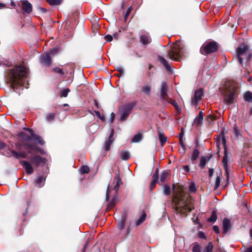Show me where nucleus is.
Instances as JSON below:
<instances>
[{"instance_id": "bf43d9fd", "label": "nucleus", "mask_w": 252, "mask_h": 252, "mask_svg": "<svg viewBox=\"0 0 252 252\" xmlns=\"http://www.w3.org/2000/svg\"><path fill=\"white\" fill-rule=\"evenodd\" d=\"M213 230L214 231L217 233H219V228L218 226L217 225H214L213 226Z\"/></svg>"}, {"instance_id": "1a4fd4ad", "label": "nucleus", "mask_w": 252, "mask_h": 252, "mask_svg": "<svg viewBox=\"0 0 252 252\" xmlns=\"http://www.w3.org/2000/svg\"><path fill=\"white\" fill-rule=\"evenodd\" d=\"M22 9L24 14H29L32 10V5L28 1L23 0L22 1Z\"/></svg>"}, {"instance_id": "680f3d73", "label": "nucleus", "mask_w": 252, "mask_h": 252, "mask_svg": "<svg viewBox=\"0 0 252 252\" xmlns=\"http://www.w3.org/2000/svg\"><path fill=\"white\" fill-rule=\"evenodd\" d=\"M35 149L38 151L40 154H44L45 153V152H44V151L38 147H35Z\"/></svg>"}, {"instance_id": "ea45409f", "label": "nucleus", "mask_w": 252, "mask_h": 252, "mask_svg": "<svg viewBox=\"0 0 252 252\" xmlns=\"http://www.w3.org/2000/svg\"><path fill=\"white\" fill-rule=\"evenodd\" d=\"M70 90L69 89H65L64 90H63L61 91V97H65L67 96L68 93L69 92Z\"/></svg>"}, {"instance_id": "a18cd8bd", "label": "nucleus", "mask_w": 252, "mask_h": 252, "mask_svg": "<svg viewBox=\"0 0 252 252\" xmlns=\"http://www.w3.org/2000/svg\"><path fill=\"white\" fill-rule=\"evenodd\" d=\"M220 177L218 176L217 177L216 180L215 185L214 186L215 189H216L218 188V187L220 185Z\"/></svg>"}, {"instance_id": "aec40b11", "label": "nucleus", "mask_w": 252, "mask_h": 252, "mask_svg": "<svg viewBox=\"0 0 252 252\" xmlns=\"http://www.w3.org/2000/svg\"><path fill=\"white\" fill-rule=\"evenodd\" d=\"M158 133L160 144L161 146H163L166 142L167 138L164 136L163 133L159 130H158Z\"/></svg>"}, {"instance_id": "c9c22d12", "label": "nucleus", "mask_w": 252, "mask_h": 252, "mask_svg": "<svg viewBox=\"0 0 252 252\" xmlns=\"http://www.w3.org/2000/svg\"><path fill=\"white\" fill-rule=\"evenodd\" d=\"M113 142L112 139L107 140L105 142V150L107 151L110 149L111 145Z\"/></svg>"}, {"instance_id": "864d4df0", "label": "nucleus", "mask_w": 252, "mask_h": 252, "mask_svg": "<svg viewBox=\"0 0 252 252\" xmlns=\"http://www.w3.org/2000/svg\"><path fill=\"white\" fill-rule=\"evenodd\" d=\"M170 103L173 106H174L176 108L177 110H178L179 106L177 102L175 100L171 99Z\"/></svg>"}, {"instance_id": "a211bd4d", "label": "nucleus", "mask_w": 252, "mask_h": 252, "mask_svg": "<svg viewBox=\"0 0 252 252\" xmlns=\"http://www.w3.org/2000/svg\"><path fill=\"white\" fill-rule=\"evenodd\" d=\"M170 174L169 172L167 171H164L162 173L160 178V182L161 183H163L167 180H168L170 178Z\"/></svg>"}, {"instance_id": "13d9d810", "label": "nucleus", "mask_w": 252, "mask_h": 252, "mask_svg": "<svg viewBox=\"0 0 252 252\" xmlns=\"http://www.w3.org/2000/svg\"><path fill=\"white\" fill-rule=\"evenodd\" d=\"M115 115L113 112H112L110 115V123H112L113 122V121L115 119Z\"/></svg>"}, {"instance_id": "c756f323", "label": "nucleus", "mask_w": 252, "mask_h": 252, "mask_svg": "<svg viewBox=\"0 0 252 252\" xmlns=\"http://www.w3.org/2000/svg\"><path fill=\"white\" fill-rule=\"evenodd\" d=\"M146 214L143 213L140 218L136 221V225L138 226L140 225L146 219Z\"/></svg>"}, {"instance_id": "a878e982", "label": "nucleus", "mask_w": 252, "mask_h": 252, "mask_svg": "<svg viewBox=\"0 0 252 252\" xmlns=\"http://www.w3.org/2000/svg\"><path fill=\"white\" fill-rule=\"evenodd\" d=\"M114 182L116 183L114 189H115V190L117 191L118 190L120 185V184L121 183V179L119 175H117L115 177Z\"/></svg>"}, {"instance_id": "4468645a", "label": "nucleus", "mask_w": 252, "mask_h": 252, "mask_svg": "<svg viewBox=\"0 0 252 252\" xmlns=\"http://www.w3.org/2000/svg\"><path fill=\"white\" fill-rule=\"evenodd\" d=\"M40 60L42 63L49 66L50 65L52 62L51 58L49 54L42 55Z\"/></svg>"}, {"instance_id": "4d7b16f0", "label": "nucleus", "mask_w": 252, "mask_h": 252, "mask_svg": "<svg viewBox=\"0 0 252 252\" xmlns=\"http://www.w3.org/2000/svg\"><path fill=\"white\" fill-rule=\"evenodd\" d=\"M224 169H225V175H226V181H227V182H228V181H229V173H228L227 167H224Z\"/></svg>"}, {"instance_id": "39448f33", "label": "nucleus", "mask_w": 252, "mask_h": 252, "mask_svg": "<svg viewBox=\"0 0 252 252\" xmlns=\"http://www.w3.org/2000/svg\"><path fill=\"white\" fill-rule=\"evenodd\" d=\"M135 102L127 103L121 107V116L119 119L121 122H123L127 119L129 114L131 113L132 109L135 106Z\"/></svg>"}, {"instance_id": "e433bc0d", "label": "nucleus", "mask_w": 252, "mask_h": 252, "mask_svg": "<svg viewBox=\"0 0 252 252\" xmlns=\"http://www.w3.org/2000/svg\"><path fill=\"white\" fill-rule=\"evenodd\" d=\"M55 117V114L54 113H48L46 116V119L48 121H51L54 120Z\"/></svg>"}, {"instance_id": "49530a36", "label": "nucleus", "mask_w": 252, "mask_h": 252, "mask_svg": "<svg viewBox=\"0 0 252 252\" xmlns=\"http://www.w3.org/2000/svg\"><path fill=\"white\" fill-rule=\"evenodd\" d=\"M33 137L36 139L40 144L43 145L44 144V142L41 137L34 135Z\"/></svg>"}, {"instance_id": "bb28decb", "label": "nucleus", "mask_w": 252, "mask_h": 252, "mask_svg": "<svg viewBox=\"0 0 252 252\" xmlns=\"http://www.w3.org/2000/svg\"><path fill=\"white\" fill-rule=\"evenodd\" d=\"M158 60L160 62V63L166 67V68L168 70L170 69V65L168 63L166 60L161 56H158Z\"/></svg>"}, {"instance_id": "2f4dec72", "label": "nucleus", "mask_w": 252, "mask_h": 252, "mask_svg": "<svg viewBox=\"0 0 252 252\" xmlns=\"http://www.w3.org/2000/svg\"><path fill=\"white\" fill-rule=\"evenodd\" d=\"M214 246L212 242H209L205 248L203 252H213Z\"/></svg>"}, {"instance_id": "6ab92c4d", "label": "nucleus", "mask_w": 252, "mask_h": 252, "mask_svg": "<svg viewBox=\"0 0 252 252\" xmlns=\"http://www.w3.org/2000/svg\"><path fill=\"white\" fill-rule=\"evenodd\" d=\"M126 220V215L123 214L122 216V218H121V220L118 223V228L120 230H122L124 228Z\"/></svg>"}, {"instance_id": "09e8293b", "label": "nucleus", "mask_w": 252, "mask_h": 252, "mask_svg": "<svg viewBox=\"0 0 252 252\" xmlns=\"http://www.w3.org/2000/svg\"><path fill=\"white\" fill-rule=\"evenodd\" d=\"M233 133L237 138H238L241 135L239 129L236 127L233 128Z\"/></svg>"}, {"instance_id": "58836bf2", "label": "nucleus", "mask_w": 252, "mask_h": 252, "mask_svg": "<svg viewBox=\"0 0 252 252\" xmlns=\"http://www.w3.org/2000/svg\"><path fill=\"white\" fill-rule=\"evenodd\" d=\"M170 187L168 185H164L163 187V192L165 195H169L170 194Z\"/></svg>"}, {"instance_id": "b1692460", "label": "nucleus", "mask_w": 252, "mask_h": 252, "mask_svg": "<svg viewBox=\"0 0 252 252\" xmlns=\"http://www.w3.org/2000/svg\"><path fill=\"white\" fill-rule=\"evenodd\" d=\"M130 157V154L127 151H122L121 153V158L123 160H127Z\"/></svg>"}, {"instance_id": "ddd939ff", "label": "nucleus", "mask_w": 252, "mask_h": 252, "mask_svg": "<svg viewBox=\"0 0 252 252\" xmlns=\"http://www.w3.org/2000/svg\"><path fill=\"white\" fill-rule=\"evenodd\" d=\"M140 39L142 44L144 45L149 44L152 41L151 38L148 33L142 34L140 36Z\"/></svg>"}, {"instance_id": "412c9836", "label": "nucleus", "mask_w": 252, "mask_h": 252, "mask_svg": "<svg viewBox=\"0 0 252 252\" xmlns=\"http://www.w3.org/2000/svg\"><path fill=\"white\" fill-rule=\"evenodd\" d=\"M151 90L152 87L150 85H146L142 87V92L149 96L151 95Z\"/></svg>"}, {"instance_id": "8fccbe9b", "label": "nucleus", "mask_w": 252, "mask_h": 252, "mask_svg": "<svg viewBox=\"0 0 252 252\" xmlns=\"http://www.w3.org/2000/svg\"><path fill=\"white\" fill-rule=\"evenodd\" d=\"M96 116L102 121H104L105 117L103 115H101L99 111H94Z\"/></svg>"}, {"instance_id": "0e129e2a", "label": "nucleus", "mask_w": 252, "mask_h": 252, "mask_svg": "<svg viewBox=\"0 0 252 252\" xmlns=\"http://www.w3.org/2000/svg\"><path fill=\"white\" fill-rule=\"evenodd\" d=\"M113 135H114V130H113V129H112L111 133H110V135L109 136L108 140L112 139Z\"/></svg>"}, {"instance_id": "7c9ffc66", "label": "nucleus", "mask_w": 252, "mask_h": 252, "mask_svg": "<svg viewBox=\"0 0 252 252\" xmlns=\"http://www.w3.org/2000/svg\"><path fill=\"white\" fill-rule=\"evenodd\" d=\"M217 219V214L216 211H214L212 213L210 218L208 219V221L211 222H214L216 221Z\"/></svg>"}, {"instance_id": "2eb2a0df", "label": "nucleus", "mask_w": 252, "mask_h": 252, "mask_svg": "<svg viewBox=\"0 0 252 252\" xmlns=\"http://www.w3.org/2000/svg\"><path fill=\"white\" fill-rule=\"evenodd\" d=\"M167 94V84L165 82H162L161 85L160 97L162 99H165Z\"/></svg>"}, {"instance_id": "cd10ccee", "label": "nucleus", "mask_w": 252, "mask_h": 252, "mask_svg": "<svg viewBox=\"0 0 252 252\" xmlns=\"http://www.w3.org/2000/svg\"><path fill=\"white\" fill-rule=\"evenodd\" d=\"M142 135L140 133L136 134L135 135L132 139H131V142L133 143H137L140 142L142 139Z\"/></svg>"}, {"instance_id": "774afa93", "label": "nucleus", "mask_w": 252, "mask_h": 252, "mask_svg": "<svg viewBox=\"0 0 252 252\" xmlns=\"http://www.w3.org/2000/svg\"><path fill=\"white\" fill-rule=\"evenodd\" d=\"M5 7H6L5 4L0 2V9H2V8H5Z\"/></svg>"}, {"instance_id": "f257e3e1", "label": "nucleus", "mask_w": 252, "mask_h": 252, "mask_svg": "<svg viewBox=\"0 0 252 252\" xmlns=\"http://www.w3.org/2000/svg\"><path fill=\"white\" fill-rule=\"evenodd\" d=\"M174 193L176 211L181 214L187 215L193 209L191 198L187 195L184 189L180 186L176 189Z\"/></svg>"}, {"instance_id": "473e14b6", "label": "nucleus", "mask_w": 252, "mask_h": 252, "mask_svg": "<svg viewBox=\"0 0 252 252\" xmlns=\"http://www.w3.org/2000/svg\"><path fill=\"white\" fill-rule=\"evenodd\" d=\"M192 251V252H201V247L200 245L197 243L193 244Z\"/></svg>"}, {"instance_id": "5fc2aeb1", "label": "nucleus", "mask_w": 252, "mask_h": 252, "mask_svg": "<svg viewBox=\"0 0 252 252\" xmlns=\"http://www.w3.org/2000/svg\"><path fill=\"white\" fill-rule=\"evenodd\" d=\"M206 119L209 122H211L215 119V117L211 115H209L207 116Z\"/></svg>"}, {"instance_id": "e2e57ef3", "label": "nucleus", "mask_w": 252, "mask_h": 252, "mask_svg": "<svg viewBox=\"0 0 252 252\" xmlns=\"http://www.w3.org/2000/svg\"><path fill=\"white\" fill-rule=\"evenodd\" d=\"M183 168L186 172H189V168L188 165H186L183 166Z\"/></svg>"}, {"instance_id": "052dcab7", "label": "nucleus", "mask_w": 252, "mask_h": 252, "mask_svg": "<svg viewBox=\"0 0 252 252\" xmlns=\"http://www.w3.org/2000/svg\"><path fill=\"white\" fill-rule=\"evenodd\" d=\"M25 129L29 131L31 133L32 136L34 137V131L32 129L30 128H26Z\"/></svg>"}, {"instance_id": "f03ea898", "label": "nucleus", "mask_w": 252, "mask_h": 252, "mask_svg": "<svg viewBox=\"0 0 252 252\" xmlns=\"http://www.w3.org/2000/svg\"><path fill=\"white\" fill-rule=\"evenodd\" d=\"M27 75V69L22 66H17L10 69L8 73V80L11 87L16 89L18 87L24 86Z\"/></svg>"}, {"instance_id": "338daca9", "label": "nucleus", "mask_w": 252, "mask_h": 252, "mask_svg": "<svg viewBox=\"0 0 252 252\" xmlns=\"http://www.w3.org/2000/svg\"><path fill=\"white\" fill-rule=\"evenodd\" d=\"M213 172H214L213 169H211V168L209 169V175L210 177L212 176Z\"/></svg>"}, {"instance_id": "7ed1b4c3", "label": "nucleus", "mask_w": 252, "mask_h": 252, "mask_svg": "<svg viewBox=\"0 0 252 252\" xmlns=\"http://www.w3.org/2000/svg\"><path fill=\"white\" fill-rule=\"evenodd\" d=\"M239 94V86L234 81H227L224 84L223 95L225 103L228 105L233 103Z\"/></svg>"}, {"instance_id": "6e6552de", "label": "nucleus", "mask_w": 252, "mask_h": 252, "mask_svg": "<svg viewBox=\"0 0 252 252\" xmlns=\"http://www.w3.org/2000/svg\"><path fill=\"white\" fill-rule=\"evenodd\" d=\"M30 159L35 167H38L40 166H44L47 161L45 158L39 155H34L31 157Z\"/></svg>"}, {"instance_id": "f8f14e48", "label": "nucleus", "mask_w": 252, "mask_h": 252, "mask_svg": "<svg viewBox=\"0 0 252 252\" xmlns=\"http://www.w3.org/2000/svg\"><path fill=\"white\" fill-rule=\"evenodd\" d=\"M220 139L221 140L222 143L224 148V156L223 158L222 162L224 167H227L228 158L226 156V150L225 148L226 140L224 136H222L220 138Z\"/></svg>"}, {"instance_id": "f3484780", "label": "nucleus", "mask_w": 252, "mask_h": 252, "mask_svg": "<svg viewBox=\"0 0 252 252\" xmlns=\"http://www.w3.org/2000/svg\"><path fill=\"white\" fill-rule=\"evenodd\" d=\"M46 178L43 176H39L35 181V186L37 187L41 188L44 185Z\"/></svg>"}, {"instance_id": "20e7f679", "label": "nucleus", "mask_w": 252, "mask_h": 252, "mask_svg": "<svg viewBox=\"0 0 252 252\" xmlns=\"http://www.w3.org/2000/svg\"><path fill=\"white\" fill-rule=\"evenodd\" d=\"M167 55L171 60L181 61L185 57V49L183 45L176 43L168 51Z\"/></svg>"}, {"instance_id": "f704fd0d", "label": "nucleus", "mask_w": 252, "mask_h": 252, "mask_svg": "<svg viewBox=\"0 0 252 252\" xmlns=\"http://www.w3.org/2000/svg\"><path fill=\"white\" fill-rule=\"evenodd\" d=\"M46 1L50 5H55L60 4L62 2V0H46Z\"/></svg>"}, {"instance_id": "3c124183", "label": "nucleus", "mask_w": 252, "mask_h": 252, "mask_svg": "<svg viewBox=\"0 0 252 252\" xmlns=\"http://www.w3.org/2000/svg\"><path fill=\"white\" fill-rule=\"evenodd\" d=\"M104 38L106 40V41L108 42H110L112 40L113 37L112 36V35L108 34L105 36Z\"/></svg>"}, {"instance_id": "5701e85b", "label": "nucleus", "mask_w": 252, "mask_h": 252, "mask_svg": "<svg viewBox=\"0 0 252 252\" xmlns=\"http://www.w3.org/2000/svg\"><path fill=\"white\" fill-rule=\"evenodd\" d=\"M152 178H153V181H152V182L151 183V185H150V188H151V189H154L155 188V184H156V183L158 181V171H157L153 174Z\"/></svg>"}, {"instance_id": "37998d69", "label": "nucleus", "mask_w": 252, "mask_h": 252, "mask_svg": "<svg viewBox=\"0 0 252 252\" xmlns=\"http://www.w3.org/2000/svg\"><path fill=\"white\" fill-rule=\"evenodd\" d=\"M60 50L59 47H55L50 51V54L51 55H54L59 52Z\"/></svg>"}, {"instance_id": "393cba45", "label": "nucleus", "mask_w": 252, "mask_h": 252, "mask_svg": "<svg viewBox=\"0 0 252 252\" xmlns=\"http://www.w3.org/2000/svg\"><path fill=\"white\" fill-rule=\"evenodd\" d=\"M244 99L245 101H248L250 102H252V93L251 92L248 91L246 92L243 95Z\"/></svg>"}, {"instance_id": "c03bdc74", "label": "nucleus", "mask_w": 252, "mask_h": 252, "mask_svg": "<svg viewBox=\"0 0 252 252\" xmlns=\"http://www.w3.org/2000/svg\"><path fill=\"white\" fill-rule=\"evenodd\" d=\"M53 71L54 72H56V73H59V74H61L62 75H63L64 74L63 70L62 68H60L58 67H55L53 69Z\"/></svg>"}, {"instance_id": "dca6fc26", "label": "nucleus", "mask_w": 252, "mask_h": 252, "mask_svg": "<svg viewBox=\"0 0 252 252\" xmlns=\"http://www.w3.org/2000/svg\"><path fill=\"white\" fill-rule=\"evenodd\" d=\"M223 233L226 234L230 229V221L227 218H224L222 222Z\"/></svg>"}, {"instance_id": "69168bd1", "label": "nucleus", "mask_w": 252, "mask_h": 252, "mask_svg": "<svg viewBox=\"0 0 252 252\" xmlns=\"http://www.w3.org/2000/svg\"><path fill=\"white\" fill-rule=\"evenodd\" d=\"M244 252H252V246H250L247 248Z\"/></svg>"}, {"instance_id": "0eeeda50", "label": "nucleus", "mask_w": 252, "mask_h": 252, "mask_svg": "<svg viewBox=\"0 0 252 252\" xmlns=\"http://www.w3.org/2000/svg\"><path fill=\"white\" fill-rule=\"evenodd\" d=\"M249 53V48L247 45L243 44L239 47L237 49V53L238 56V61L240 63L242 64L243 62L242 57L244 55H248Z\"/></svg>"}, {"instance_id": "72a5a7b5", "label": "nucleus", "mask_w": 252, "mask_h": 252, "mask_svg": "<svg viewBox=\"0 0 252 252\" xmlns=\"http://www.w3.org/2000/svg\"><path fill=\"white\" fill-rule=\"evenodd\" d=\"M203 118H200V117H196L194 120L193 125L196 126H198L200 124H201L202 122Z\"/></svg>"}, {"instance_id": "4c0bfd02", "label": "nucleus", "mask_w": 252, "mask_h": 252, "mask_svg": "<svg viewBox=\"0 0 252 252\" xmlns=\"http://www.w3.org/2000/svg\"><path fill=\"white\" fill-rule=\"evenodd\" d=\"M206 162V158L205 157H202L200 158V163H199V166L201 168H204L205 166Z\"/></svg>"}, {"instance_id": "9d476101", "label": "nucleus", "mask_w": 252, "mask_h": 252, "mask_svg": "<svg viewBox=\"0 0 252 252\" xmlns=\"http://www.w3.org/2000/svg\"><path fill=\"white\" fill-rule=\"evenodd\" d=\"M203 95V91L201 89L196 91L194 93V96L191 99V103L193 105H196L198 101L201 100Z\"/></svg>"}, {"instance_id": "4be33fe9", "label": "nucleus", "mask_w": 252, "mask_h": 252, "mask_svg": "<svg viewBox=\"0 0 252 252\" xmlns=\"http://www.w3.org/2000/svg\"><path fill=\"white\" fill-rule=\"evenodd\" d=\"M9 156L17 158H25V156L23 153H18L13 150L10 151V154L9 155Z\"/></svg>"}, {"instance_id": "9b49d317", "label": "nucleus", "mask_w": 252, "mask_h": 252, "mask_svg": "<svg viewBox=\"0 0 252 252\" xmlns=\"http://www.w3.org/2000/svg\"><path fill=\"white\" fill-rule=\"evenodd\" d=\"M21 164L25 168L26 172L28 174H31L33 172V168L29 161L24 160L21 161Z\"/></svg>"}, {"instance_id": "c85d7f7f", "label": "nucleus", "mask_w": 252, "mask_h": 252, "mask_svg": "<svg viewBox=\"0 0 252 252\" xmlns=\"http://www.w3.org/2000/svg\"><path fill=\"white\" fill-rule=\"evenodd\" d=\"M199 154V152L198 150L195 149L193 151V153L190 157L191 160L192 161H195L197 159V157H198Z\"/></svg>"}, {"instance_id": "a19ab883", "label": "nucleus", "mask_w": 252, "mask_h": 252, "mask_svg": "<svg viewBox=\"0 0 252 252\" xmlns=\"http://www.w3.org/2000/svg\"><path fill=\"white\" fill-rule=\"evenodd\" d=\"M80 170L82 173H88L89 172L90 169L88 166L84 165L81 167Z\"/></svg>"}, {"instance_id": "603ef678", "label": "nucleus", "mask_w": 252, "mask_h": 252, "mask_svg": "<svg viewBox=\"0 0 252 252\" xmlns=\"http://www.w3.org/2000/svg\"><path fill=\"white\" fill-rule=\"evenodd\" d=\"M117 70L121 74V75H123L124 74V70L122 66H119L117 68Z\"/></svg>"}, {"instance_id": "423d86ee", "label": "nucleus", "mask_w": 252, "mask_h": 252, "mask_svg": "<svg viewBox=\"0 0 252 252\" xmlns=\"http://www.w3.org/2000/svg\"><path fill=\"white\" fill-rule=\"evenodd\" d=\"M218 47V44L216 42H210L201 47L200 52L204 55L210 54L217 51Z\"/></svg>"}, {"instance_id": "79ce46f5", "label": "nucleus", "mask_w": 252, "mask_h": 252, "mask_svg": "<svg viewBox=\"0 0 252 252\" xmlns=\"http://www.w3.org/2000/svg\"><path fill=\"white\" fill-rule=\"evenodd\" d=\"M132 9V6H130L127 9V11H126V14H125V15L124 16V21H125V22L126 21L127 18L128 17L130 12L131 11Z\"/></svg>"}, {"instance_id": "6e6d98bb", "label": "nucleus", "mask_w": 252, "mask_h": 252, "mask_svg": "<svg viewBox=\"0 0 252 252\" xmlns=\"http://www.w3.org/2000/svg\"><path fill=\"white\" fill-rule=\"evenodd\" d=\"M183 133H182V132H181L180 133V137H179V140H180V143L182 145V146L184 148V144H183V140H182V137L183 136Z\"/></svg>"}, {"instance_id": "de8ad7c7", "label": "nucleus", "mask_w": 252, "mask_h": 252, "mask_svg": "<svg viewBox=\"0 0 252 252\" xmlns=\"http://www.w3.org/2000/svg\"><path fill=\"white\" fill-rule=\"evenodd\" d=\"M189 190L191 192H195L196 190V186L194 183H192L189 186Z\"/></svg>"}]
</instances>
